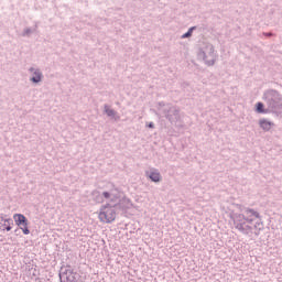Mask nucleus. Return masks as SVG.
Segmentation results:
<instances>
[{
	"label": "nucleus",
	"mask_w": 282,
	"mask_h": 282,
	"mask_svg": "<svg viewBox=\"0 0 282 282\" xmlns=\"http://www.w3.org/2000/svg\"><path fill=\"white\" fill-rule=\"evenodd\" d=\"M61 282H79L80 274L72 269V265L62 267L59 270Z\"/></svg>",
	"instance_id": "nucleus-6"
},
{
	"label": "nucleus",
	"mask_w": 282,
	"mask_h": 282,
	"mask_svg": "<svg viewBox=\"0 0 282 282\" xmlns=\"http://www.w3.org/2000/svg\"><path fill=\"white\" fill-rule=\"evenodd\" d=\"M101 197L102 199H109V204H116L118 202H121L120 192L116 187L111 188L110 191L102 192Z\"/></svg>",
	"instance_id": "nucleus-8"
},
{
	"label": "nucleus",
	"mask_w": 282,
	"mask_h": 282,
	"mask_svg": "<svg viewBox=\"0 0 282 282\" xmlns=\"http://www.w3.org/2000/svg\"><path fill=\"white\" fill-rule=\"evenodd\" d=\"M263 36H274V34L272 32H269V33H263Z\"/></svg>",
	"instance_id": "nucleus-19"
},
{
	"label": "nucleus",
	"mask_w": 282,
	"mask_h": 282,
	"mask_svg": "<svg viewBox=\"0 0 282 282\" xmlns=\"http://www.w3.org/2000/svg\"><path fill=\"white\" fill-rule=\"evenodd\" d=\"M256 111L257 113H272L269 110V107L265 108V104L259 101L256 104Z\"/></svg>",
	"instance_id": "nucleus-13"
},
{
	"label": "nucleus",
	"mask_w": 282,
	"mask_h": 282,
	"mask_svg": "<svg viewBox=\"0 0 282 282\" xmlns=\"http://www.w3.org/2000/svg\"><path fill=\"white\" fill-rule=\"evenodd\" d=\"M198 58H203L208 67H213V65H215V61H217V54H215V46H213V44H206L198 52Z\"/></svg>",
	"instance_id": "nucleus-5"
},
{
	"label": "nucleus",
	"mask_w": 282,
	"mask_h": 282,
	"mask_svg": "<svg viewBox=\"0 0 282 282\" xmlns=\"http://www.w3.org/2000/svg\"><path fill=\"white\" fill-rule=\"evenodd\" d=\"M30 74H33V76L30 78L31 83L34 85H39L43 80V72H41V68H29Z\"/></svg>",
	"instance_id": "nucleus-9"
},
{
	"label": "nucleus",
	"mask_w": 282,
	"mask_h": 282,
	"mask_svg": "<svg viewBox=\"0 0 282 282\" xmlns=\"http://www.w3.org/2000/svg\"><path fill=\"white\" fill-rule=\"evenodd\" d=\"M91 195L93 199L98 204H102V202H105V199H102V194H100L98 189L93 191Z\"/></svg>",
	"instance_id": "nucleus-15"
},
{
	"label": "nucleus",
	"mask_w": 282,
	"mask_h": 282,
	"mask_svg": "<svg viewBox=\"0 0 282 282\" xmlns=\"http://www.w3.org/2000/svg\"><path fill=\"white\" fill-rule=\"evenodd\" d=\"M159 111L163 115L171 124H177L181 120L180 109L177 106H172L171 104H164V101L159 102Z\"/></svg>",
	"instance_id": "nucleus-4"
},
{
	"label": "nucleus",
	"mask_w": 282,
	"mask_h": 282,
	"mask_svg": "<svg viewBox=\"0 0 282 282\" xmlns=\"http://www.w3.org/2000/svg\"><path fill=\"white\" fill-rule=\"evenodd\" d=\"M240 213H234L230 215V219L234 221V227L240 235L246 237H259L261 230H263V221L261 220V214L257 209L250 207H241Z\"/></svg>",
	"instance_id": "nucleus-1"
},
{
	"label": "nucleus",
	"mask_w": 282,
	"mask_h": 282,
	"mask_svg": "<svg viewBox=\"0 0 282 282\" xmlns=\"http://www.w3.org/2000/svg\"><path fill=\"white\" fill-rule=\"evenodd\" d=\"M262 100L265 107H269V112L273 116H281L282 113V94L279 90L269 88L264 90Z\"/></svg>",
	"instance_id": "nucleus-2"
},
{
	"label": "nucleus",
	"mask_w": 282,
	"mask_h": 282,
	"mask_svg": "<svg viewBox=\"0 0 282 282\" xmlns=\"http://www.w3.org/2000/svg\"><path fill=\"white\" fill-rule=\"evenodd\" d=\"M13 219L15 225L20 227L23 235H30V228H28L29 220L23 214H14Z\"/></svg>",
	"instance_id": "nucleus-7"
},
{
	"label": "nucleus",
	"mask_w": 282,
	"mask_h": 282,
	"mask_svg": "<svg viewBox=\"0 0 282 282\" xmlns=\"http://www.w3.org/2000/svg\"><path fill=\"white\" fill-rule=\"evenodd\" d=\"M195 30H197V26L189 28L188 31L182 35V39H191Z\"/></svg>",
	"instance_id": "nucleus-16"
},
{
	"label": "nucleus",
	"mask_w": 282,
	"mask_h": 282,
	"mask_svg": "<svg viewBox=\"0 0 282 282\" xmlns=\"http://www.w3.org/2000/svg\"><path fill=\"white\" fill-rule=\"evenodd\" d=\"M14 234H15V235H21V228H17V229L14 230Z\"/></svg>",
	"instance_id": "nucleus-20"
},
{
	"label": "nucleus",
	"mask_w": 282,
	"mask_h": 282,
	"mask_svg": "<svg viewBox=\"0 0 282 282\" xmlns=\"http://www.w3.org/2000/svg\"><path fill=\"white\" fill-rule=\"evenodd\" d=\"M147 128H148V129H155V123H153V121H151V122H149V123L147 124Z\"/></svg>",
	"instance_id": "nucleus-18"
},
{
	"label": "nucleus",
	"mask_w": 282,
	"mask_h": 282,
	"mask_svg": "<svg viewBox=\"0 0 282 282\" xmlns=\"http://www.w3.org/2000/svg\"><path fill=\"white\" fill-rule=\"evenodd\" d=\"M32 32H36V29L32 30L30 28L24 29L22 36H30V34H32Z\"/></svg>",
	"instance_id": "nucleus-17"
},
{
	"label": "nucleus",
	"mask_w": 282,
	"mask_h": 282,
	"mask_svg": "<svg viewBox=\"0 0 282 282\" xmlns=\"http://www.w3.org/2000/svg\"><path fill=\"white\" fill-rule=\"evenodd\" d=\"M6 223V218L0 216V224H4Z\"/></svg>",
	"instance_id": "nucleus-21"
},
{
	"label": "nucleus",
	"mask_w": 282,
	"mask_h": 282,
	"mask_svg": "<svg viewBox=\"0 0 282 282\" xmlns=\"http://www.w3.org/2000/svg\"><path fill=\"white\" fill-rule=\"evenodd\" d=\"M259 127L263 131H270V129H272V127H274V122H272L268 119H260L259 120Z\"/></svg>",
	"instance_id": "nucleus-12"
},
{
	"label": "nucleus",
	"mask_w": 282,
	"mask_h": 282,
	"mask_svg": "<svg viewBox=\"0 0 282 282\" xmlns=\"http://www.w3.org/2000/svg\"><path fill=\"white\" fill-rule=\"evenodd\" d=\"M0 230H1V227H0Z\"/></svg>",
	"instance_id": "nucleus-22"
},
{
	"label": "nucleus",
	"mask_w": 282,
	"mask_h": 282,
	"mask_svg": "<svg viewBox=\"0 0 282 282\" xmlns=\"http://www.w3.org/2000/svg\"><path fill=\"white\" fill-rule=\"evenodd\" d=\"M104 113H106V116H108V118H111L115 122H118L120 120L118 111L111 109V107H109V105L107 104L104 106Z\"/></svg>",
	"instance_id": "nucleus-10"
},
{
	"label": "nucleus",
	"mask_w": 282,
	"mask_h": 282,
	"mask_svg": "<svg viewBox=\"0 0 282 282\" xmlns=\"http://www.w3.org/2000/svg\"><path fill=\"white\" fill-rule=\"evenodd\" d=\"M147 177L151 180V182H154L155 184L162 182V174H160V171L158 170H151L150 172H145Z\"/></svg>",
	"instance_id": "nucleus-11"
},
{
	"label": "nucleus",
	"mask_w": 282,
	"mask_h": 282,
	"mask_svg": "<svg viewBox=\"0 0 282 282\" xmlns=\"http://www.w3.org/2000/svg\"><path fill=\"white\" fill-rule=\"evenodd\" d=\"M126 209L127 207H124L122 200H119L118 203H107L99 209V219L105 224H113V221H116V213Z\"/></svg>",
	"instance_id": "nucleus-3"
},
{
	"label": "nucleus",
	"mask_w": 282,
	"mask_h": 282,
	"mask_svg": "<svg viewBox=\"0 0 282 282\" xmlns=\"http://www.w3.org/2000/svg\"><path fill=\"white\" fill-rule=\"evenodd\" d=\"M12 225H14V220H12V218L4 219V224H2V230L10 232V230H12Z\"/></svg>",
	"instance_id": "nucleus-14"
}]
</instances>
